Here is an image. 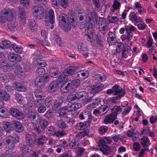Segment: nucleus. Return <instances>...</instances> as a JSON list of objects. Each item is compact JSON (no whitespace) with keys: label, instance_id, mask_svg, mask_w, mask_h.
<instances>
[{"label":"nucleus","instance_id":"30","mask_svg":"<svg viewBox=\"0 0 157 157\" xmlns=\"http://www.w3.org/2000/svg\"><path fill=\"white\" fill-rule=\"evenodd\" d=\"M68 80L67 75L64 72L59 76L57 81L59 83H63L64 82H67Z\"/></svg>","mask_w":157,"mask_h":157},{"label":"nucleus","instance_id":"52","mask_svg":"<svg viewBox=\"0 0 157 157\" xmlns=\"http://www.w3.org/2000/svg\"><path fill=\"white\" fill-rule=\"evenodd\" d=\"M47 140L46 138L44 136H42L38 138L37 140V143L38 145H42Z\"/></svg>","mask_w":157,"mask_h":157},{"label":"nucleus","instance_id":"36","mask_svg":"<svg viewBox=\"0 0 157 157\" xmlns=\"http://www.w3.org/2000/svg\"><path fill=\"white\" fill-rule=\"evenodd\" d=\"M81 104L79 103H76L68 105V110L71 111H75L81 107Z\"/></svg>","mask_w":157,"mask_h":157},{"label":"nucleus","instance_id":"19","mask_svg":"<svg viewBox=\"0 0 157 157\" xmlns=\"http://www.w3.org/2000/svg\"><path fill=\"white\" fill-rule=\"evenodd\" d=\"M116 118V114L115 113H112L104 118L103 122L105 124H110L113 122Z\"/></svg>","mask_w":157,"mask_h":157},{"label":"nucleus","instance_id":"38","mask_svg":"<svg viewBox=\"0 0 157 157\" xmlns=\"http://www.w3.org/2000/svg\"><path fill=\"white\" fill-rule=\"evenodd\" d=\"M4 153L6 157H19L18 154L17 153H14L10 149L6 151Z\"/></svg>","mask_w":157,"mask_h":157},{"label":"nucleus","instance_id":"16","mask_svg":"<svg viewBox=\"0 0 157 157\" xmlns=\"http://www.w3.org/2000/svg\"><path fill=\"white\" fill-rule=\"evenodd\" d=\"M8 59L13 62H20L22 58L20 55L12 52L9 53L8 55Z\"/></svg>","mask_w":157,"mask_h":157},{"label":"nucleus","instance_id":"4","mask_svg":"<svg viewBox=\"0 0 157 157\" xmlns=\"http://www.w3.org/2000/svg\"><path fill=\"white\" fill-rule=\"evenodd\" d=\"M45 72V69L43 68L40 67L37 69L36 74L37 77L35 81V84L37 86H40L48 82L49 79V76L48 73Z\"/></svg>","mask_w":157,"mask_h":157},{"label":"nucleus","instance_id":"47","mask_svg":"<svg viewBox=\"0 0 157 157\" xmlns=\"http://www.w3.org/2000/svg\"><path fill=\"white\" fill-rule=\"evenodd\" d=\"M37 121H40L39 124L43 128L46 127L48 125V121L44 119H41L40 118H38L37 119Z\"/></svg>","mask_w":157,"mask_h":157},{"label":"nucleus","instance_id":"17","mask_svg":"<svg viewBox=\"0 0 157 157\" xmlns=\"http://www.w3.org/2000/svg\"><path fill=\"white\" fill-rule=\"evenodd\" d=\"M115 147H110L107 146L104 147L100 148V150L101 151L104 155H108L109 154L114 153L116 151Z\"/></svg>","mask_w":157,"mask_h":157},{"label":"nucleus","instance_id":"15","mask_svg":"<svg viewBox=\"0 0 157 157\" xmlns=\"http://www.w3.org/2000/svg\"><path fill=\"white\" fill-rule=\"evenodd\" d=\"M19 16L20 24L24 25L26 20V13L23 8L19 7Z\"/></svg>","mask_w":157,"mask_h":157},{"label":"nucleus","instance_id":"59","mask_svg":"<svg viewBox=\"0 0 157 157\" xmlns=\"http://www.w3.org/2000/svg\"><path fill=\"white\" fill-rule=\"evenodd\" d=\"M107 19L110 23H114L118 20V18L117 16H108Z\"/></svg>","mask_w":157,"mask_h":157},{"label":"nucleus","instance_id":"13","mask_svg":"<svg viewBox=\"0 0 157 157\" xmlns=\"http://www.w3.org/2000/svg\"><path fill=\"white\" fill-rule=\"evenodd\" d=\"M78 48L79 51L86 58L88 56L89 50L86 45L82 43H79L78 45Z\"/></svg>","mask_w":157,"mask_h":157},{"label":"nucleus","instance_id":"58","mask_svg":"<svg viewBox=\"0 0 157 157\" xmlns=\"http://www.w3.org/2000/svg\"><path fill=\"white\" fill-rule=\"evenodd\" d=\"M0 80L4 83L9 82V79L8 77L4 74H0Z\"/></svg>","mask_w":157,"mask_h":157},{"label":"nucleus","instance_id":"28","mask_svg":"<svg viewBox=\"0 0 157 157\" xmlns=\"http://www.w3.org/2000/svg\"><path fill=\"white\" fill-rule=\"evenodd\" d=\"M107 40L108 43L109 45L114 44L116 42L115 34L112 32H110Z\"/></svg>","mask_w":157,"mask_h":157},{"label":"nucleus","instance_id":"25","mask_svg":"<svg viewBox=\"0 0 157 157\" xmlns=\"http://www.w3.org/2000/svg\"><path fill=\"white\" fill-rule=\"evenodd\" d=\"M6 61L2 62L1 63L0 68L1 70L4 72L10 71L13 69V67L10 64L6 63Z\"/></svg>","mask_w":157,"mask_h":157},{"label":"nucleus","instance_id":"20","mask_svg":"<svg viewBox=\"0 0 157 157\" xmlns=\"http://www.w3.org/2000/svg\"><path fill=\"white\" fill-rule=\"evenodd\" d=\"M10 113L13 116L18 119H22L24 117V114L16 109H11Z\"/></svg>","mask_w":157,"mask_h":157},{"label":"nucleus","instance_id":"56","mask_svg":"<svg viewBox=\"0 0 157 157\" xmlns=\"http://www.w3.org/2000/svg\"><path fill=\"white\" fill-rule=\"evenodd\" d=\"M28 117L31 118V119L34 120L35 119L36 116L37 115V113L36 112L32 111H28L27 114Z\"/></svg>","mask_w":157,"mask_h":157},{"label":"nucleus","instance_id":"3","mask_svg":"<svg viewBox=\"0 0 157 157\" xmlns=\"http://www.w3.org/2000/svg\"><path fill=\"white\" fill-rule=\"evenodd\" d=\"M107 94H113L116 96L110 98V102L113 103L117 102L121 98L124 97L125 94V90L119 87V86L115 85L111 89H109L107 91Z\"/></svg>","mask_w":157,"mask_h":157},{"label":"nucleus","instance_id":"42","mask_svg":"<svg viewBox=\"0 0 157 157\" xmlns=\"http://www.w3.org/2000/svg\"><path fill=\"white\" fill-rule=\"evenodd\" d=\"M89 122L88 121L85 122L84 123L80 122L77 124L78 129H83L89 125Z\"/></svg>","mask_w":157,"mask_h":157},{"label":"nucleus","instance_id":"54","mask_svg":"<svg viewBox=\"0 0 157 157\" xmlns=\"http://www.w3.org/2000/svg\"><path fill=\"white\" fill-rule=\"evenodd\" d=\"M108 130L107 127L105 126H101L98 128V129L99 133L101 135H104Z\"/></svg>","mask_w":157,"mask_h":157},{"label":"nucleus","instance_id":"40","mask_svg":"<svg viewBox=\"0 0 157 157\" xmlns=\"http://www.w3.org/2000/svg\"><path fill=\"white\" fill-rule=\"evenodd\" d=\"M59 69L57 67H53L50 69L49 74L51 76L55 78L58 73Z\"/></svg>","mask_w":157,"mask_h":157},{"label":"nucleus","instance_id":"10","mask_svg":"<svg viewBox=\"0 0 157 157\" xmlns=\"http://www.w3.org/2000/svg\"><path fill=\"white\" fill-rule=\"evenodd\" d=\"M33 61L37 65L45 67L47 65L46 63L42 60V57L41 53L39 52L36 51L33 55Z\"/></svg>","mask_w":157,"mask_h":157},{"label":"nucleus","instance_id":"41","mask_svg":"<svg viewBox=\"0 0 157 157\" xmlns=\"http://www.w3.org/2000/svg\"><path fill=\"white\" fill-rule=\"evenodd\" d=\"M89 130L88 129H86L83 132H81L77 134L76 136V138L78 139H80L85 136H88L89 134Z\"/></svg>","mask_w":157,"mask_h":157},{"label":"nucleus","instance_id":"44","mask_svg":"<svg viewBox=\"0 0 157 157\" xmlns=\"http://www.w3.org/2000/svg\"><path fill=\"white\" fill-rule=\"evenodd\" d=\"M102 89V87L99 85H96L94 86L92 88V90L90 91V93L93 94H95L99 92Z\"/></svg>","mask_w":157,"mask_h":157},{"label":"nucleus","instance_id":"45","mask_svg":"<svg viewBox=\"0 0 157 157\" xmlns=\"http://www.w3.org/2000/svg\"><path fill=\"white\" fill-rule=\"evenodd\" d=\"M59 110V115L60 117H63L65 115L67 112L70 111L68 110V105L62 108Z\"/></svg>","mask_w":157,"mask_h":157},{"label":"nucleus","instance_id":"39","mask_svg":"<svg viewBox=\"0 0 157 157\" xmlns=\"http://www.w3.org/2000/svg\"><path fill=\"white\" fill-rule=\"evenodd\" d=\"M26 99L29 102L28 105V109L29 110L32 109V105L31 103L33 101V95L31 94H27L26 97Z\"/></svg>","mask_w":157,"mask_h":157},{"label":"nucleus","instance_id":"48","mask_svg":"<svg viewBox=\"0 0 157 157\" xmlns=\"http://www.w3.org/2000/svg\"><path fill=\"white\" fill-rule=\"evenodd\" d=\"M112 111L113 112L112 113H115L117 116V114L121 112L122 108L120 106L115 105L112 109Z\"/></svg>","mask_w":157,"mask_h":157},{"label":"nucleus","instance_id":"14","mask_svg":"<svg viewBox=\"0 0 157 157\" xmlns=\"http://www.w3.org/2000/svg\"><path fill=\"white\" fill-rule=\"evenodd\" d=\"M44 10L42 7L36 5L33 6L31 11L32 15L35 18H41L42 15H38L37 14L38 13H43Z\"/></svg>","mask_w":157,"mask_h":157},{"label":"nucleus","instance_id":"63","mask_svg":"<svg viewBox=\"0 0 157 157\" xmlns=\"http://www.w3.org/2000/svg\"><path fill=\"white\" fill-rule=\"evenodd\" d=\"M44 101L43 99H39L36 100L34 101V105L38 108L43 105V102Z\"/></svg>","mask_w":157,"mask_h":157},{"label":"nucleus","instance_id":"2","mask_svg":"<svg viewBox=\"0 0 157 157\" xmlns=\"http://www.w3.org/2000/svg\"><path fill=\"white\" fill-rule=\"evenodd\" d=\"M35 137L36 136L34 135L32 136L29 134L26 135V140L28 145H23L21 148L23 154V156L38 157V155L36 153L28 147V145H32L35 144L36 139Z\"/></svg>","mask_w":157,"mask_h":157},{"label":"nucleus","instance_id":"18","mask_svg":"<svg viewBox=\"0 0 157 157\" xmlns=\"http://www.w3.org/2000/svg\"><path fill=\"white\" fill-rule=\"evenodd\" d=\"M50 39L54 44L61 46L62 42L60 37L57 35L54 34L53 33H51Z\"/></svg>","mask_w":157,"mask_h":157},{"label":"nucleus","instance_id":"35","mask_svg":"<svg viewBox=\"0 0 157 157\" xmlns=\"http://www.w3.org/2000/svg\"><path fill=\"white\" fill-rule=\"evenodd\" d=\"M8 27L12 32L17 31L18 29L17 23L14 22H10L8 24Z\"/></svg>","mask_w":157,"mask_h":157},{"label":"nucleus","instance_id":"29","mask_svg":"<svg viewBox=\"0 0 157 157\" xmlns=\"http://www.w3.org/2000/svg\"><path fill=\"white\" fill-rule=\"evenodd\" d=\"M140 143L144 147L149 146L151 144L149 138L145 136H144L141 139Z\"/></svg>","mask_w":157,"mask_h":157},{"label":"nucleus","instance_id":"26","mask_svg":"<svg viewBox=\"0 0 157 157\" xmlns=\"http://www.w3.org/2000/svg\"><path fill=\"white\" fill-rule=\"evenodd\" d=\"M77 67L70 66L66 69L64 72L67 76H71L77 71Z\"/></svg>","mask_w":157,"mask_h":157},{"label":"nucleus","instance_id":"61","mask_svg":"<svg viewBox=\"0 0 157 157\" xmlns=\"http://www.w3.org/2000/svg\"><path fill=\"white\" fill-rule=\"evenodd\" d=\"M52 5V6L56 9H58L59 6V0H51Z\"/></svg>","mask_w":157,"mask_h":157},{"label":"nucleus","instance_id":"7","mask_svg":"<svg viewBox=\"0 0 157 157\" xmlns=\"http://www.w3.org/2000/svg\"><path fill=\"white\" fill-rule=\"evenodd\" d=\"M59 25L62 29L67 32L71 29V23L67 15L62 13L59 16Z\"/></svg>","mask_w":157,"mask_h":157},{"label":"nucleus","instance_id":"22","mask_svg":"<svg viewBox=\"0 0 157 157\" xmlns=\"http://www.w3.org/2000/svg\"><path fill=\"white\" fill-rule=\"evenodd\" d=\"M59 83L56 81L52 82L48 89V92L51 93L56 91L59 88Z\"/></svg>","mask_w":157,"mask_h":157},{"label":"nucleus","instance_id":"51","mask_svg":"<svg viewBox=\"0 0 157 157\" xmlns=\"http://www.w3.org/2000/svg\"><path fill=\"white\" fill-rule=\"evenodd\" d=\"M76 99V98L75 92L71 93L68 95L67 98L68 101L69 102H71Z\"/></svg>","mask_w":157,"mask_h":157},{"label":"nucleus","instance_id":"37","mask_svg":"<svg viewBox=\"0 0 157 157\" xmlns=\"http://www.w3.org/2000/svg\"><path fill=\"white\" fill-rule=\"evenodd\" d=\"M95 78L96 80L103 82L106 80V77L104 74L100 72L98 74L95 75Z\"/></svg>","mask_w":157,"mask_h":157},{"label":"nucleus","instance_id":"21","mask_svg":"<svg viewBox=\"0 0 157 157\" xmlns=\"http://www.w3.org/2000/svg\"><path fill=\"white\" fill-rule=\"evenodd\" d=\"M105 19L103 17H99V29L100 31L103 33L104 34L107 30V24L104 23Z\"/></svg>","mask_w":157,"mask_h":157},{"label":"nucleus","instance_id":"34","mask_svg":"<svg viewBox=\"0 0 157 157\" xmlns=\"http://www.w3.org/2000/svg\"><path fill=\"white\" fill-rule=\"evenodd\" d=\"M92 99L91 97H89L88 94L86 92L85 95H81L80 100H84L83 102L84 105H86L88 102H90Z\"/></svg>","mask_w":157,"mask_h":157},{"label":"nucleus","instance_id":"12","mask_svg":"<svg viewBox=\"0 0 157 157\" xmlns=\"http://www.w3.org/2000/svg\"><path fill=\"white\" fill-rule=\"evenodd\" d=\"M13 125L12 122H7L6 123H3V124H0V135H4L5 131L8 132L13 128Z\"/></svg>","mask_w":157,"mask_h":157},{"label":"nucleus","instance_id":"24","mask_svg":"<svg viewBox=\"0 0 157 157\" xmlns=\"http://www.w3.org/2000/svg\"><path fill=\"white\" fill-rule=\"evenodd\" d=\"M12 124L16 132H21L24 130V128L23 126L19 122L16 121H12Z\"/></svg>","mask_w":157,"mask_h":157},{"label":"nucleus","instance_id":"53","mask_svg":"<svg viewBox=\"0 0 157 157\" xmlns=\"http://www.w3.org/2000/svg\"><path fill=\"white\" fill-rule=\"evenodd\" d=\"M132 109V107L131 106H128L125 107L123 109V111L121 113L122 115L123 116H124L127 115L130 113Z\"/></svg>","mask_w":157,"mask_h":157},{"label":"nucleus","instance_id":"57","mask_svg":"<svg viewBox=\"0 0 157 157\" xmlns=\"http://www.w3.org/2000/svg\"><path fill=\"white\" fill-rule=\"evenodd\" d=\"M58 126L62 129H65L67 127V125L65 122L61 120L57 122Z\"/></svg>","mask_w":157,"mask_h":157},{"label":"nucleus","instance_id":"43","mask_svg":"<svg viewBox=\"0 0 157 157\" xmlns=\"http://www.w3.org/2000/svg\"><path fill=\"white\" fill-rule=\"evenodd\" d=\"M15 99L17 102L20 104H22L25 102V98L20 94L18 93H16L15 94Z\"/></svg>","mask_w":157,"mask_h":157},{"label":"nucleus","instance_id":"64","mask_svg":"<svg viewBox=\"0 0 157 157\" xmlns=\"http://www.w3.org/2000/svg\"><path fill=\"white\" fill-rule=\"evenodd\" d=\"M131 56V53L130 52L123 50L122 51V56L124 58H127L128 56Z\"/></svg>","mask_w":157,"mask_h":157},{"label":"nucleus","instance_id":"62","mask_svg":"<svg viewBox=\"0 0 157 157\" xmlns=\"http://www.w3.org/2000/svg\"><path fill=\"white\" fill-rule=\"evenodd\" d=\"M124 44L121 42L117 44L116 46V51L117 52H120L122 49L124 48Z\"/></svg>","mask_w":157,"mask_h":157},{"label":"nucleus","instance_id":"27","mask_svg":"<svg viewBox=\"0 0 157 157\" xmlns=\"http://www.w3.org/2000/svg\"><path fill=\"white\" fill-rule=\"evenodd\" d=\"M125 29L126 30L127 32V35L126 36L123 35L121 36V38L122 41H128L130 40L132 38V33L131 32L128 31V29L127 26H125Z\"/></svg>","mask_w":157,"mask_h":157},{"label":"nucleus","instance_id":"8","mask_svg":"<svg viewBox=\"0 0 157 157\" xmlns=\"http://www.w3.org/2000/svg\"><path fill=\"white\" fill-rule=\"evenodd\" d=\"M80 84V81L78 79H75L69 82L66 86L63 85L61 88V91L62 93H64L68 92L72 89L76 88Z\"/></svg>","mask_w":157,"mask_h":157},{"label":"nucleus","instance_id":"32","mask_svg":"<svg viewBox=\"0 0 157 157\" xmlns=\"http://www.w3.org/2000/svg\"><path fill=\"white\" fill-rule=\"evenodd\" d=\"M77 141L76 139H73V137L71 136L69 140V147L71 148L74 149L76 148L78 146L77 144Z\"/></svg>","mask_w":157,"mask_h":157},{"label":"nucleus","instance_id":"6","mask_svg":"<svg viewBox=\"0 0 157 157\" xmlns=\"http://www.w3.org/2000/svg\"><path fill=\"white\" fill-rule=\"evenodd\" d=\"M15 14V10L12 9L5 8L0 12V21L4 23L7 21H11L14 18Z\"/></svg>","mask_w":157,"mask_h":157},{"label":"nucleus","instance_id":"55","mask_svg":"<svg viewBox=\"0 0 157 157\" xmlns=\"http://www.w3.org/2000/svg\"><path fill=\"white\" fill-rule=\"evenodd\" d=\"M15 73L20 78H21L24 75L23 71L21 67L17 68L15 71Z\"/></svg>","mask_w":157,"mask_h":157},{"label":"nucleus","instance_id":"46","mask_svg":"<svg viewBox=\"0 0 157 157\" xmlns=\"http://www.w3.org/2000/svg\"><path fill=\"white\" fill-rule=\"evenodd\" d=\"M12 47L16 52L21 53L23 52V48L17 45L16 44H14L12 45Z\"/></svg>","mask_w":157,"mask_h":157},{"label":"nucleus","instance_id":"49","mask_svg":"<svg viewBox=\"0 0 157 157\" xmlns=\"http://www.w3.org/2000/svg\"><path fill=\"white\" fill-rule=\"evenodd\" d=\"M59 140L51 139L49 141V144L52 147L55 148L59 146Z\"/></svg>","mask_w":157,"mask_h":157},{"label":"nucleus","instance_id":"9","mask_svg":"<svg viewBox=\"0 0 157 157\" xmlns=\"http://www.w3.org/2000/svg\"><path fill=\"white\" fill-rule=\"evenodd\" d=\"M38 15H42L41 18H35L36 19L41 20L44 17V18L46 19L45 21L48 19L49 21L51 24H54L55 22V15L53 10L52 9H50L48 11V13L46 14V13L44 10L43 13H38L37 14Z\"/></svg>","mask_w":157,"mask_h":157},{"label":"nucleus","instance_id":"11","mask_svg":"<svg viewBox=\"0 0 157 157\" xmlns=\"http://www.w3.org/2000/svg\"><path fill=\"white\" fill-rule=\"evenodd\" d=\"M19 137L17 136H15L14 137L9 136L6 137L5 141L11 149H13L15 147V144L19 142Z\"/></svg>","mask_w":157,"mask_h":157},{"label":"nucleus","instance_id":"5","mask_svg":"<svg viewBox=\"0 0 157 157\" xmlns=\"http://www.w3.org/2000/svg\"><path fill=\"white\" fill-rule=\"evenodd\" d=\"M10 99V97L9 94L0 89V116L3 118H6L8 116V110L3 108V100L6 101L9 100Z\"/></svg>","mask_w":157,"mask_h":157},{"label":"nucleus","instance_id":"50","mask_svg":"<svg viewBox=\"0 0 157 157\" xmlns=\"http://www.w3.org/2000/svg\"><path fill=\"white\" fill-rule=\"evenodd\" d=\"M29 26L30 28L36 29L37 27V24L35 20L30 19L29 21Z\"/></svg>","mask_w":157,"mask_h":157},{"label":"nucleus","instance_id":"33","mask_svg":"<svg viewBox=\"0 0 157 157\" xmlns=\"http://www.w3.org/2000/svg\"><path fill=\"white\" fill-rule=\"evenodd\" d=\"M35 95L36 98L40 99L45 97V94L44 92L40 89H37L36 90L35 92Z\"/></svg>","mask_w":157,"mask_h":157},{"label":"nucleus","instance_id":"1","mask_svg":"<svg viewBox=\"0 0 157 157\" xmlns=\"http://www.w3.org/2000/svg\"><path fill=\"white\" fill-rule=\"evenodd\" d=\"M78 13L77 21H74L73 17L72 18L71 23L73 26L75 27L78 24L81 29L86 26L87 29H85V34L87 40L92 44L95 43L101 45L100 37L92 32L91 29L94 27L95 22L93 20L92 12L88 10L86 13H84V11L81 10L78 11Z\"/></svg>","mask_w":157,"mask_h":157},{"label":"nucleus","instance_id":"23","mask_svg":"<svg viewBox=\"0 0 157 157\" xmlns=\"http://www.w3.org/2000/svg\"><path fill=\"white\" fill-rule=\"evenodd\" d=\"M128 17L129 20L131 21L132 22L137 23L141 22L142 18L140 17H138L133 12L130 13Z\"/></svg>","mask_w":157,"mask_h":157},{"label":"nucleus","instance_id":"31","mask_svg":"<svg viewBox=\"0 0 157 157\" xmlns=\"http://www.w3.org/2000/svg\"><path fill=\"white\" fill-rule=\"evenodd\" d=\"M62 101L61 99H58L55 101L52 107V109L55 112H57L60 110L59 106L61 105Z\"/></svg>","mask_w":157,"mask_h":157},{"label":"nucleus","instance_id":"60","mask_svg":"<svg viewBox=\"0 0 157 157\" xmlns=\"http://www.w3.org/2000/svg\"><path fill=\"white\" fill-rule=\"evenodd\" d=\"M52 99L50 97L47 98L44 101V104L46 106L49 107L52 106Z\"/></svg>","mask_w":157,"mask_h":157}]
</instances>
